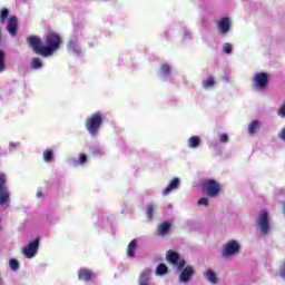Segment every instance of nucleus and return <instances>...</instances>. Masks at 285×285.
<instances>
[{
  "label": "nucleus",
  "instance_id": "4c0bfd02",
  "mask_svg": "<svg viewBox=\"0 0 285 285\" xmlns=\"http://www.w3.org/2000/svg\"><path fill=\"white\" fill-rule=\"evenodd\" d=\"M19 146H20L19 141H10V144H9L10 150H12L14 148H19Z\"/></svg>",
  "mask_w": 285,
  "mask_h": 285
},
{
  "label": "nucleus",
  "instance_id": "b1692460",
  "mask_svg": "<svg viewBox=\"0 0 285 285\" xmlns=\"http://www.w3.org/2000/svg\"><path fill=\"white\" fill-rule=\"evenodd\" d=\"M42 161L45 164H52L55 161V150L45 149L42 153Z\"/></svg>",
  "mask_w": 285,
  "mask_h": 285
},
{
  "label": "nucleus",
  "instance_id": "f257e3e1",
  "mask_svg": "<svg viewBox=\"0 0 285 285\" xmlns=\"http://www.w3.org/2000/svg\"><path fill=\"white\" fill-rule=\"evenodd\" d=\"M104 112L96 111L88 116L85 120V128L90 137H98L101 126H104Z\"/></svg>",
  "mask_w": 285,
  "mask_h": 285
},
{
  "label": "nucleus",
  "instance_id": "4468645a",
  "mask_svg": "<svg viewBox=\"0 0 285 285\" xmlns=\"http://www.w3.org/2000/svg\"><path fill=\"white\" fill-rule=\"evenodd\" d=\"M195 275V268L193 266L187 265L179 275V282L180 284H188L190 282V278Z\"/></svg>",
  "mask_w": 285,
  "mask_h": 285
},
{
  "label": "nucleus",
  "instance_id": "c756f323",
  "mask_svg": "<svg viewBox=\"0 0 285 285\" xmlns=\"http://www.w3.org/2000/svg\"><path fill=\"white\" fill-rule=\"evenodd\" d=\"M150 273H153L150 269H145L139 277V283L145 282V284H148V279H150Z\"/></svg>",
  "mask_w": 285,
  "mask_h": 285
},
{
  "label": "nucleus",
  "instance_id": "423d86ee",
  "mask_svg": "<svg viewBox=\"0 0 285 285\" xmlns=\"http://www.w3.org/2000/svg\"><path fill=\"white\" fill-rule=\"evenodd\" d=\"M166 259L178 273H181V271H184V266H186V261L175 250H167Z\"/></svg>",
  "mask_w": 285,
  "mask_h": 285
},
{
  "label": "nucleus",
  "instance_id": "e433bc0d",
  "mask_svg": "<svg viewBox=\"0 0 285 285\" xmlns=\"http://www.w3.org/2000/svg\"><path fill=\"white\" fill-rule=\"evenodd\" d=\"M277 115L278 117H285V102L278 109Z\"/></svg>",
  "mask_w": 285,
  "mask_h": 285
},
{
  "label": "nucleus",
  "instance_id": "ddd939ff",
  "mask_svg": "<svg viewBox=\"0 0 285 285\" xmlns=\"http://www.w3.org/2000/svg\"><path fill=\"white\" fill-rule=\"evenodd\" d=\"M27 43L32 48L36 55H41V57H43V45L41 43V38L31 36L27 39Z\"/></svg>",
  "mask_w": 285,
  "mask_h": 285
},
{
  "label": "nucleus",
  "instance_id": "f8f14e48",
  "mask_svg": "<svg viewBox=\"0 0 285 285\" xmlns=\"http://www.w3.org/2000/svg\"><path fill=\"white\" fill-rule=\"evenodd\" d=\"M217 30L222 37H226L233 29V20L229 17H222L217 22Z\"/></svg>",
  "mask_w": 285,
  "mask_h": 285
},
{
  "label": "nucleus",
  "instance_id": "c9c22d12",
  "mask_svg": "<svg viewBox=\"0 0 285 285\" xmlns=\"http://www.w3.org/2000/svg\"><path fill=\"white\" fill-rule=\"evenodd\" d=\"M229 138H228V134H220L219 135V142L220 144H228Z\"/></svg>",
  "mask_w": 285,
  "mask_h": 285
},
{
  "label": "nucleus",
  "instance_id": "6e6552de",
  "mask_svg": "<svg viewBox=\"0 0 285 285\" xmlns=\"http://www.w3.org/2000/svg\"><path fill=\"white\" fill-rule=\"evenodd\" d=\"M82 35L81 29L77 28L73 30V35L68 42V50L72 52V55H79L81 52L79 39H81Z\"/></svg>",
  "mask_w": 285,
  "mask_h": 285
},
{
  "label": "nucleus",
  "instance_id": "393cba45",
  "mask_svg": "<svg viewBox=\"0 0 285 285\" xmlns=\"http://www.w3.org/2000/svg\"><path fill=\"white\" fill-rule=\"evenodd\" d=\"M30 68L32 70H41V68H43V60H41V58H32L30 62Z\"/></svg>",
  "mask_w": 285,
  "mask_h": 285
},
{
  "label": "nucleus",
  "instance_id": "72a5a7b5",
  "mask_svg": "<svg viewBox=\"0 0 285 285\" xmlns=\"http://www.w3.org/2000/svg\"><path fill=\"white\" fill-rule=\"evenodd\" d=\"M197 205L204 206V208H208V206L210 205V200L206 197H203V198L198 199Z\"/></svg>",
  "mask_w": 285,
  "mask_h": 285
},
{
  "label": "nucleus",
  "instance_id": "f704fd0d",
  "mask_svg": "<svg viewBox=\"0 0 285 285\" xmlns=\"http://www.w3.org/2000/svg\"><path fill=\"white\" fill-rule=\"evenodd\" d=\"M6 53H3V51H0V72H3V70H6Z\"/></svg>",
  "mask_w": 285,
  "mask_h": 285
},
{
  "label": "nucleus",
  "instance_id": "58836bf2",
  "mask_svg": "<svg viewBox=\"0 0 285 285\" xmlns=\"http://www.w3.org/2000/svg\"><path fill=\"white\" fill-rule=\"evenodd\" d=\"M278 138H281L282 141H285V126L278 132Z\"/></svg>",
  "mask_w": 285,
  "mask_h": 285
},
{
  "label": "nucleus",
  "instance_id": "bb28decb",
  "mask_svg": "<svg viewBox=\"0 0 285 285\" xmlns=\"http://www.w3.org/2000/svg\"><path fill=\"white\" fill-rule=\"evenodd\" d=\"M157 210V206L153 203L147 204V217L148 219H153L155 217V212Z\"/></svg>",
  "mask_w": 285,
  "mask_h": 285
},
{
  "label": "nucleus",
  "instance_id": "2f4dec72",
  "mask_svg": "<svg viewBox=\"0 0 285 285\" xmlns=\"http://www.w3.org/2000/svg\"><path fill=\"white\" fill-rule=\"evenodd\" d=\"M9 268H11L14 273H17V271H19V261L11 258L9 261Z\"/></svg>",
  "mask_w": 285,
  "mask_h": 285
},
{
  "label": "nucleus",
  "instance_id": "5701e85b",
  "mask_svg": "<svg viewBox=\"0 0 285 285\" xmlns=\"http://www.w3.org/2000/svg\"><path fill=\"white\" fill-rule=\"evenodd\" d=\"M87 161H88V156L86 154H80L78 158H73L71 160V166H73L75 168L79 166H86Z\"/></svg>",
  "mask_w": 285,
  "mask_h": 285
},
{
  "label": "nucleus",
  "instance_id": "4be33fe9",
  "mask_svg": "<svg viewBox=\"0 0 285 285\" xmlns=\"http://www.w3.org/2000/svg\"><path fill=\"white\" fill-rule=\"evenodd\" d=\"M203 275L205 279L209 282V284H217L219 282V279L217 278V274L213 269H206Z\"/></svg>",
  "mask_w": 285,
  "mask_h": 285
},
{
  "label": "nucleus",
  "instance_id": "37998d69",
  "mask_svg": "<svg viewBox=\"0 0 285 285\" xmlns=\"http://www.w3.org/2000/svg\"><path fill=\"white\" fill-rule=\"evenodd\" d=\"M101 1H110V0H101Z\"/></svg>",
  "mask_w": 285,
  "mask_h": 285
},
{
  "label": "nucleus",
  "instance_id": "20e7f679",
  "mask_svg": "<svg viewBox=\"0 0 285 285\" xmlns=\"http://www.w3.org/2000/svg\"><path fill=\"white\" fill-rule=\"evenodd\" d=\"M268 81H271V75L264 71L254 73L252 78V87L256 92H264L268 88Z\"/></svg>",
  "mask_w": 285,
  "mask_h": 285
},
{
  "label": "nucleus",
  "instance_id": "6ab92c4d",
  "mask_svg": "<svg viewBox=\"0 0 285 285\" xmlns=\"http://www.w3.org/2000/svg\"><path fill=\"white\" fill-rule=\"evenodd\" d=\"M215 86H217V81L213 76H209L202 81L203 90H215Z\"/></svg>",
  "mask_w": 285,
  "mask_h": 285
},
{
  "label": "nucleus",
  "instance_id": "a19ab883",
  "mask_svg": "<svg viewBox=\"0 0 285 285\" xmlns=\"http://www.w3.org/2000/svg\"><path fill=\"white\" fill-rule=\"evenodd\" d=\"M191 33L189 31H185L184 39H190Z\"/></svg>",
  "mask_w": 285,
  "mask_h": 285
},
{
  "label": "nucleus",
  "instance_id": "412c9836",
  "mask_svg": "<svg viewBox=\"0 0 285 285\" xmlns=\"http://www.w3.org/2000/svg\"><path fill=\"white\" fill-rule=\"evenodd\" d=\"M187 146L191 150H195V149L199 148V146H202V137H199V136H190L187 139Z\"/></svg>",
  "mask_w": 285,
  "mask_h": 285
},
{
  "label": "nucleus",
  "instance_id": "dca6fc26",
  "mask_svg": "<svg viewBox=\"0 0 285 285\" xmlns=\"http://www.w3.org/2000/svg\"><path fill=\"white\" fill-rule=\"evenodd\" d=\"M181 185V180L179 178H174L169 181L168 186L163 189L161 195L167 196L170 195V193L177 190L179 186Z\"/></svg>",
  "mask_w": 285,
  "mask_h": 285
},
{
  "label": "nucleus",
  "instance_id": "f3484780",
  "mask_svg": "<svg viewBox=\"0 0 285 285\" xmlns=\"http://www.w3.org/2000/svg\"><path fill=\"white\" fill-rule=\"evenodd\" d=\"M19 26V20L17 19V16H12L8 20V32L11 35V37L17 36V28Z\"/></svg>",
  "mask_w": 285,
  "mask_h": 285
},
{
  "label": "nucleus",
  "instance_id": "f03ea898",
  "mask_svg": "<svg viewBox=\"0 0 285 285\" xmlns=\"http://www.w3.org/2000/svg\"><path fill=\"white\" fill-rule=\"evenodd\" d=\"M62 43L63 41L61 40V37L58 33H47L42 49L43 57H52V55L59 51V48H61Z\"/></svg>",
  "mask_w": 285,
  "mask_h": 285
},
{
  "label": "nucleus",
  "instance_id": "a878e982",
  "mask_svg": "<svg viewBox=\"0 0 285 285\" xmlns=\"http://www.w3.org/2000/svg\"><path fill=\"white\" fill-rule=\"evenodd\" d=\"M137 244H138L137 239H132V240L129 243V245H128V247H127V255H128L129 257H135V250H137Z\"/></svg>",
  "mask_w": 285,
  "mask_h": 285
},
{
  "label": "nucleus",
  "instance_id": "9b49d317",
  "mask_svg": "<svg viewBox=\"0 0 285 285\" xmlns=\"http://www.w3.org/2000/svg\"><path fill=\"white\" fill-rule=\"evenodd\" d=\"M158 77L163 81H173L175 79V68L168 62L161 63L158 70Z\"/></svg>",
  "mask_w": 285,
  "mask_h": 285
},
{
  "label": "nucleus",
  "instance_id": "39448f33",
  "mask_svg": "<svg viewBox=\"0 0 285 285\" xmlns=\"http://www.w3.org/2000/svg\"><path fill=\"white\" fill-rule=\"evenodd\" d=\"M256 230L261 233V235H268L271 233V215L267 210H263L258 214Z\"/></svg>",
  "mask_w": 285,
  "mask_h": 285
},
{
  "label": "nucleus",
  "instance_id": "79ce46f5",
  "mask_svg": "<svg viewBox=\"0 0 285 285\" xmlns=\"http://www.w3.org/2000/svg\"><path fill=\"white\" fill-rule=\"evenodd\" d=\"M0 41H1V30H0Z\"/></svg>",
  "mask_w": 285,
  "mask_h": 285
},
{
  "label": "nucleus",
  "instance_id": "c85d7f7f",
  "mask_svg": "<svg viewBox=\"0 0 285 285\" xmlns=\"http://www.w3.org/2000/svg\"><path fill=\"white\" fill-rule=\"evenodd\" d=\"M168 273V266L166 264H159L156 268V275L161 276Z\"/></svg>",
  "mask_w": 285,
  "mask_h": 285
},
{
  "label": "nucleus",
  "instance_id": "7ed1b4c3",
  "mask_svg": "<svg viewBox=\"0 0 285 285\" xmlns=\"http://www.w3.org/2000/svg\"><path fill=\"white\" fill-rule=\"evenodd\" d=\"M220 253L224 259H233V257L242 253V243L237 239H228L223 244Z\"/></svg>",
  "mask_w": 285,
  "mask_h": 285
},
{
  "label": "nucleus",
  "instance_id": "7c9ffc66",
  "mask_svg": "<svg viewBox=\"0 0 285 285\" xmlns=\"http://www.w3.org/2000/svg\"><path fill=\"white\" fill-rule=\"evenodd\" d=\"M9 16H10V11L8 10V8H2L0 10V22L6 23V20L8 19Z\"/></svg>",
  "mask_w": 285,
  "mask_h": 285
},
{
  "label": "nucleus",
  "instance_id": "473e14b6",
  "mask_svg": "<svg viewBox=\"0 0 285 285\" xmlns=\"http://www.w3.org/2000/svg\"><path fill=\"white\" fill-rule=\"evenodd\" d=\"M223 52H225V55H233V45H230V42H225L223 45Z\"/></svg>",
  "mask_w": 285,
  "mask_h": 285
},
{
  "label": "nucleus",
  "instance_id": "cd10ccee",
  "mask_svg": "<svg viewBox=\"0 0 285 285\" xmlns=\"http://www.w3.org/2000/svg\"><path fill=\"white\" fill-rule=\"evenodd\" d=\"M91 154L94 155V157H101L106 155V150L102 147H92Z\"/></svg>",
  "mask_w": 285,
  "mask_h": 285
},
{
  "label": "nucleus",
  "instance_id": "1a4fd4ad",
  "mask_svg": "<svg viewBox=\"0 0 285 285\" xmlns=\"http://www.w3.org/2000/svg\"><path fill=\"white\" fill-rule=\"evenodd\" d=\"M21 253L26 259H35L39 253V238H36L35 240L24 245Z\"/></svg>",
  "mask_w": 285,
  "mask_h": 285
},
{
  "label": "nucleus",
  "instance_id": "ea45409f",
  "mask_svg": "<svg viewBox=\"0 0 285 285\" xmlns=\"http://www.w3.org/2000/svg\"><path fill=\"white\" fill-rule=\"evenodd\" d=\"M36 196L38 197V199H41V197H43V191H41V189H38Z\"/></svg>",
  "mask_w": 285,
  "mask_h": 285
},
{
  "label": "nucleus",
  "instance_id": "0eeeda50",
  "mask_svg": "<svg viewBox=\"0 0 285 285\" xmlns=\"http://www.w3.org/2000/svg\"><path fill=\"white\" fill-rule=\"evenodd\" d=\"M203 190L208 197H217L222 190V184L215 179H206L203 183Z\"/></svg>",
  "mask_w": 285,
  "mask_h": 285
},
{
  "label": "nucleus",
  "instance_id": "a211bd4d",
  "mask_svg": "<svg viewBox=\"0 0 285 285\" xmlns=\"http://www.w3.org/2000/svg\"><path fill=\"white\" fill-rule=\"evenodd\" d=\"M92 277H95V274L88 268H80L78 271V279H80V282H90Z\"/></svg>",
  "mask_w": 285,
  "mask_h": 285
},
{
  "label": "nucleus",
  "instance_id": "aec40b11",
  "mask_svg": "<svg viewBox=\"0 0 285 285\" xmlns=\"http://www.w3.org/2000/svg\"><path fill=\"white\" fill-rule=\"evenodd\" d=\"M173 224L170 222H164L160 225H158V235L159 237H166V235H168V233H170V228H171Z\"/></svg>",
  "mask_w": 285,
  "mask_h": 285
},
{
  "label": "nucleus",
  "instance_id": "2eb2a0df",
  "mask_svg": "<svg viewBox=\"0 0 285 285\" xmlns=\"http://www.w3.org/2000/svg\"><path fill=\"white\" fill-rule=\"evenodd\" d=\"M262 129V120L253 119L247 124V132L250 137L257 135Z\"/></svg>",
  "mask_w": 285,
  "mask_h": 285
},
{
  "label": "nucleus",
  "instance_id": "9d476101",
  "mask_svg": "<svg viewBox=\"0 0 285 285\" xmlns=\"http://www.w3.org/2000/svg\"><path fill=\"white\" fill-rule=\"evenodd\" d=\"M8 178L6 174H0V206H8L10 204V191L6 186Z\"/></svg>",
  "mask_w": 285,
  "mask_h": 285
}]
</instances>
